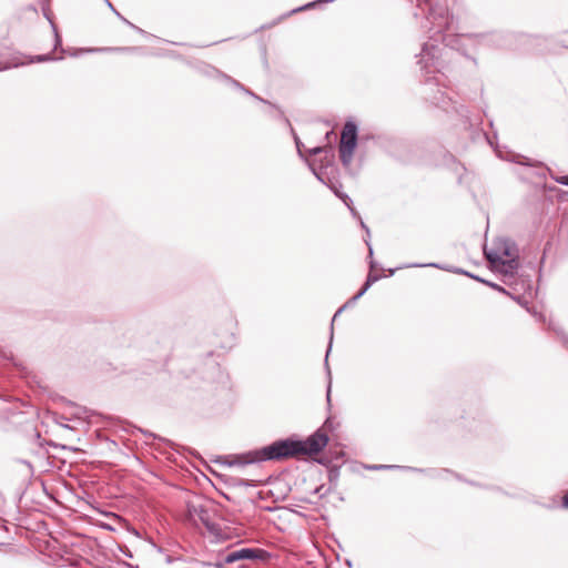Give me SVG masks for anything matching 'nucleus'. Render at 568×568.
Returning a JSON list of instances; mask_svg holds the SVG:
<instances>
[{"label":"nucleus","instance_id":"obj_7","mask_svg":"<svg viewBox=\"0 0 568 568\" xmlns=\"http://www.w3.org/2000/svg\"><path fill=\"white\" fill-rule=\"evenodd\" d=\"M48 59H49V58H48V55H38V57H37V61H39V62H40V61H45V60H48Z\"/></svg>","mask_w":568,"mask_h":568},{"label":"nucleus","instance_id":"obj_2","mask_svg":"<svg viewBox=\"0 0 568 568\" xmlns=\"http://www.w3.org/2000/svg\"><path fill=\"white\" fill-rule=\"evenodd\" d=\"M485 254L493 266L505 274H513L517 267L516 248L505 240L497 242L495 247L486 250Z\"/></svg>","mask_w":568,"mask_h":568},{"label":"nucleus","instance_id":"obj_11","mask_svg":"<svg viewBox=\"0 0 568 568\" xmlns=\"http://www.w3.org/2000/svg\"><path fill=\"white\" fill-rule=\"evenodd\" d=\"M342 310H338V312L336 314H334V318L337 317L338 313L341 312Z\"/></svg>","mask_w":568,"mask_h":568},{"label":"nucleus","instance_id":"obj_6","mask_svg":"<svg viewBox=\"0 0 568 568\" xmlns=\"http://www.w3.org/2000/svg\"><path fill=\"white\" fill-rule=\"evenodd\" d=\"M371 283H372V280L368 278L366 281L364 287L353 297V300L359 298L366 292V290L371 286Z\"/></svg>","mask_w":568,"mask_h":568},{"label":"nucleus","instance_id":"obj_5","mask_svg":"<svg viewBox=\"0 0 568 568\" xmlns=\"http://www.w3.org/2000/svg\"><path fill=\"white\" fill-rule=\"evenodd\" d=\"M189 515L192 520L196 521L197 518L202 524L209 526V514L202 506L190 505Z\"/></svg>","mask_w":568,"mask_h":568},{"label":"nucleus","instance_id":"obj_9","mask_svg":"<svg viewBox=\"0 0 568 568\" xmlns=\"http://www.w3.org/2000/svg\"><path fill=\"white\" fill-rule=\"evenodd\" d=\"M561 183L568 185V176L562 178Z\"/></svg>","mask_w":568,"mask_h":568},{"label":"nucleus","instance_id":"obj_8","mask_svg":"<svg viewBox=\"0 0 568 568\" xmlns=\"http://www.w3.org/2000/svg\"><path fill=\"white\" fill-rule=\"evenodd\" d=\"M564 506L568 508V494L564 497Z\"/></svg>","mask_w":568,"mask_h":568},{"label":"nucleus","instance_id":"obj_10","mask_svg":"<svg viewBox=\"0 0 568 568\" xmlns=\"http://www.w3.org/2000/svg\"><path fill=\"white\" fill-rule=\"evenodd\" d=\"M321 150H322L321 148H315V149L313 150V153H317V152H320Z\"/></svg>","mask_w":568,"mask_h":568},{"label":"nucleus","instance_id":"obj_1","mask_svg":"<svg viewBox=\"0 0 568 568\" xmlns=\"http://www.w3.org/2000/svg\"><path fill=\"white\" fill-rule=\"evenodd\" d=\"M327 443V434L324 432V428H320L305 440H280L258 452L250 453L245 456L244 463L281 459L300 455H315L322 452Z\"/></svg>","mask_w":568,"mask_h":568},{"label":"nucleus","instance_id":"obj_3","mask_svg":"<svg viewBox=\"0 0 568 568\" xmlns=\"http://www.w3.org/2000/svg\"><path fill=\"white\" fill-rule=\"evenodd\" d=\"M357 142V128L354 123L347 122L342 131L339 156L344 165H349L353 152Z\"/></svg>","mask_w":568,"mask_h":568},{"label":"nucleus","instance_id":"obj_4","mask_svg":"<svg viewBox=\"0 0 568 568\" xmlns=\"http://www.w3.org/2000/svg\"><path fill=\"white\" fill-rule=\"evenodd\" d=\"M256 557H257L256 550L250 549V548H242V549H237V550L229 552L225 556L224 561L226 564H233L239 560L253 559Z\"/></svg>","mask_w":568,"mask_h":568}]
</instances>
